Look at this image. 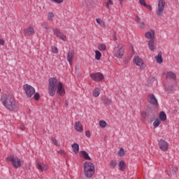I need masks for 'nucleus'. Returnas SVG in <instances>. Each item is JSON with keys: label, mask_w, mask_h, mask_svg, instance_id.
<instances>
[{"label": "nucleus", "mask_w": 179, "mask_h": 179, "mask_svg": "<svg viewBox=\"0 0 179 179\" xmlns=\"http://www.w3.org/2000/svg\"><path fill=\"white\" fill-rule=\"evenodd\" d=\"M48 82L49 96L54 97L55 93H57L59 96H65V88L61 81L58 80L55 77H52L49 78Z\"/></svg>", "instance_id": "nucleus-1"}, {"label": "nucleus", "mask_w": 179, "mask_h": 179, "mask_svg": "<svg viewBox=\"0 0 179 179\" xmlns=\"http://www.w3.org/2000/svg\"><path fill=\"white\" fill-rule=\"evenodd\" d=\"M1 101L8 111H15V110H17V104L13 96L10 95L3 96L1 98Z\"/></svg>", "instance_id": "nucleus-2"}, {"label": "nucleus", "mask_w": 179, "mask_h": 179, "mask_svg": "<svg viewBox=\"0 0 179 179\" xmlns=\"http://www.w3.org/2000/svg\"><path fill=\"white\" fill-rule=\"evenodd\" d=\"M84 174L87 178H92L94 176V165L90 162L84 163Z\"/></svg>", "instance_id": "nucleus-3"}, {"label": "nucleus", "mask_w": 179, "mask_h": 179, "mask_svg": "<svg viewBox=\"0 0 179 179\" xmlns=\"http://www.w3.org/2000/svg\"><path fill=\"white\" fill-rule=\"evenodd\" d=\"M8 162H10L13 164V166L14 169H19L20 167H22L23 165V160H21L20 159L17 158V157L15 155H10L7 158Z\"/></svg>", "instance_id": "nucleus-4"}, {"label": "nucleus", "mask_w": 179, "mask_h": 179, "mask_svg": "<svg viewBox=\"0 0 179 179\" xmlns=\"http://www.w3.org/2000/svg\"><path fill=\"white\" fill-rule=\"evenodd\" d=\"M23 89L25 92L26 96L29 98L32 97L33 94H34V93H36V90L34 89V87H33V86H31L29 84L24 85Z\"/></svg>", "instance_id": "nucleus-5"}, {"label": "nucleus", "mask_w": 179, "mask_h": 179, "mask_svg": "<svg viewBox=\"0 0 179 179\" xmlns=\"http://www.w3.org/2000/svg\"><path fill=\"white\" fill-rule=\"evenodd\" d=\"M166 6V1L164 0H159L158 8L156 10L157 16H162L163 12H164V7Z\"/></svg>", "instance_id": "nucleus-6"}, {"label": "nucleus", "mask_w": 179, "mask_h": 179, "mask_svg": "<svg viewBox=\"0 0 179 179\" xmlns=\"http://www.w3.org/2000/svg\"><path fill=\"white\" fill-rule=\"evenodd\" d=\"M124 48L122 46H117L114 48L113 55L116 58H122L124 57Z\"/></svg>", "instance_id": "nucleus-7"}, {"label": "nucleus", "mask_w": 179, "mask_h": 179, "mask_svg": "<svg viewBox=\"0 0 179 179\" xmlns=\"http://www.w3.org/2000/svg\"><path fill=\"white\" fill-rule=\"evenodd\" d=\"M90 78L94 80V82H101L103 79H104V75L100 72H97L95 73H91Z\"/></svg>", "instance_id": "nucleus-8"}, {"label": "nucleus", "mask_w": 179, "mask_h": 179, "mask_svg": "<svg viewBox=\"0 0 179 179\" xmlns=\"http://www.w3.org/2000/svg\"><path fill=\"white\" fill-rule=\"evenodd\" d=\"M158 146L163 152H167L169 150V143L163 139L158 141Z\"/></svg>", "instance_id": "nucleus-9"}, {"label": "nucleus", "mask_w": 179, "mask_h": 179, "mask_svg": "<svg viewBox=\"0 0 179 179\" xmlns=\"http://www.w3.org/2000/svg\"><path fill=\"white\" fill-rule=\"evenodd\" d=\"M148 103H150L152 106H155V107H157L159 106V103L157 102V99H156V96H155V94H149L148 96Z\"/></svg>", "instance_id": "nucleus-10"}, {"label": "nucleus", "mask_w": 179, "mask_h": 179, "mask_svg": "<svg viewBox=\"0 0 179 179\" xmlns=\"http://www.w3.org/2000/svg\"><path fill=\"white\" fill-rule=\"evenodd\" d=\"M34 34V28L33 25L29 24V27L24 29V36H31Z\"/></svg>", "instance_id": "nucleus-11"}, {"label": "nucleus", "mask_w": 179, "mask_h": 179, "mask_svg": "<svg viewBox=\"0 0 179 179\" xmlns=\"http://www.w3.org/2000/svg\"><path fill=\"white\" fill-rule=\"evenodd\" d=\"M36 168L39 171H46V170H48V165H45L40 162H37Z\"/></svg>", "instance_id": "nucleus-12"}, {"label": "nucleus", "mask_w": 179, "mask_h": 179, "mask_svg": "<svg viewBox=\"0 0 179 179\" xmlns=\"http://www.w3.org/2000/svg\"><path fill=\"white\" fill-rule=\"evenodd\" d=\"M75 55V51L70 50L67 54V61L69 63V65H72V60L73 59V57Z\"/></svg>", "instance_id": "nucleus-13"}, {"label": "nucleus", "mask_w": 179, "mask_h": 179, "mask_svg": "<svg viewBox=\"0 0 179 179\" xmlns=\"http://www.w3.org/2000/svg\"><path fill=\"white\" fill-rule=\"evenodd\" d=\"M74 129L78 132H83V126L80 124V122H76L74 124Z\"/></svg>", "instance_id": "nucleus-14"}, {"label": "nucleus", "mask_w": 179, "mask_h": 179, "mask_svg": "<svg viewBox=\"0 0 179 179\" xmlns=\"http://www.w3.org/2000/svg\"><path fill=\"white\" fill-rule=\"evenodd\" d=\"M145 38H148V40H155V31L151 30L150 31H148L145 34Z\"/></svg>", "instance_id": "nucleus-15"}, {"label": "nucleus", "mask_w": 179, "mask_h": 179, "mask_svg": "<svg viewBox=\"0 0 179 179\" xmlns=\"http://www.w3.org/2000/svg\"><path fill=\"white\" fill-rule=\"evenodd\" d=\"M134 62L137 66H142L143 65V60L139 57H134Z\"/></svg>", "instance_id": "nucleus-16"}, {"label": "nucleus", "mask_w": 179, "mask_h": 179, "mask_svg": "<svg viewBox=\"0 0 179 179\" xmlns=\"http://www.w3.org/2000/svg\"><path fill=\"white\" fill-rule=\"evenodd\" d=\"M102 101L106 106H111V104H113V100L110 98H107L106 96L102 98Z\"/></svg>", "instance_id": "nucleus-17"}, {"label": "nucleus", "mask_w": 179, "mask_h": 179, "mask_svg": "<svg viewBox=\"0 0 179 179\" xmlns=\"http://www.w3.org/2000/svg\"><path fill=\"white\" fill-rule=\"evenodd\" d=\"M148 48L150 51H155V39H151L148 43Z\"/></svg>", "instance_id": "nucleus-18"}, {"label": "nucleus", "mask_w": 179, "mask_h": 179, "mask_svg": "<svg viewBox=\"0 0 179 179\" xmlns=\"http://www.w3.org/2000/svg\"><path fill=\"white\" fill-rule=\"evenodd\" d=\"M81 157H83L85 160H92L90 156H89V153L86 151H80Z\"/></svg>", "instance_id": "nucleus-19"}, {"label": "nucleus", "mask_w": 179, "mask_h": 179, "mask_svg": "<svg viewBox=\"0 0 179 179\" xmlns=\"http://www.w3.org/2000/svg\"><path fill=\"white\" fill-rule=\"evenodd\" d=\"M167 79H173V80H175L176 79V73H174L172 71H169L166 73V75Z\"/></svg>", "instance_id": "nucleus-20"}, {"label": "nucleus", "mask_w": 179, "mask_h": 179, "mask_svg": "<svg viewBox=\"0 0 179 179\" xmlns=\"http://www.w3.org/2000/svg\"><path fill=\"white\" fill-rule=\"evenodd\" d=\"M71 148L74 153H79V144L74 143L72 144Z\"/></svg>", "instance_id": "nucleus-21"}, {"label": "nucleus", "mask_w": 179, "mask_h": 179, "mask_svg": "<svg viewBox=\"0 0 179 179\" xmlns=\"http://www.w3.org/2000/svg\"><path fill=\"white\" fill-rule=\"evenodd\" d=\"M126 167L127 165L125 164V162L124 161H120L119 163V169L120 171H125Z\"/></svg>", "instance_id": "nucleus-22"}, {"label": "nucleus", "mask_w": 179, "mask_h": 179, "mask_svg": "<svg viewBox=\"0 0 179 179\" xmlns=\"http://www.w3.org/2000/svg\"><path fill=\"white\" fill-rule=\"evenodd\" d=\"M157 64H162L163 62V58L162 57V52L158 53V55L155 57Z\"/></svg>", "instance_id": "nucleus-23"}, {"label": "nucleus", "mask_w": 179, "mask_h": 179, "mask_svg": "<svg viewBox=\"0 0 179 179\" xmlns=\"http://www.w3.org/2000/svg\"><path fill=\"white\" fill-rule=\"evenodd\" d=\"M159 119L162 121H166V120H167V115H166V113H164V111L160 112Z\"/></svg>", "instance_id": "nucleus-24"}, {"label": "nucleus", "mask_w": 179, "mask_h": 179, "mask_svg": "<svg viewBox=\"0 0 179 179\" xmlns=\"http://www.w3.org/2000/svg\"><path fill=\"white\" fill-rule=\"evenodd\" d=\"M98 50H99V51H106L107 46H106L104 43H101L98 45Z\"/></svg>", "instance_id": "nucleus-25"}, {"label": "nucleus", "mask_w": 179, "mask_h": 179, "mask_svg": "<svg viewBox=\"0 0 179 179\" xmlns=\"http://www.w3.org/2000/svg\"><path fill=\"white\" fill-rule=\"evenodd\" d=\"M101 58V52L99 50H95V59H97V61H100V59Z\"/></svg>", "instance_id": "nucleus-26"}, {"label": "nucleus", "mask_w": 179, "mask_h": 179, "mask_svg": "<svg viewBox=\"0 0 179 179\" xmlns=\"http://www.w3.org/2000/svg\"><path fill=\"white\" fill-rule=\"evenodd\" d=\"M114 5V3L113 2V0H107L106 3V8L107 9H110V6H113Z\"/></svg>", "instance_id": "nucleus-27"}, {"label": "nucleus", "mask_w": 179, "mask_h": 179, "mask_svg": "<svg viewBox=\"0 0 179 179\" xmlns=\"http://www.w3.org/2000/svg\"><path fill=\"white\" fill-rule=\"evenodd\" d=\"M160 124H162V122H160V120L156 119L155 120V122H153L154 128H157V127H159V125H160Z\"/></svg>", "instance_id": "nucleus-28"}, {"label": "nucleus", "mask_w": 179, "mask_h": 179, "mask_svg": "<svg viewBox=\"0 0 179 179\" xmlns=\"http://www.w3.org/2000/svg\"><path fill=\"white\" fill-rule=\"evenodd\" d=\"M53 33L55 34V36H57V37H59V36H61V31H59V29H53Z\"/></svg>", "instance_id": "nucleus-29"}, {"label": "nucleus", "mask_w": 179, "mask_h": 179, "mask_svg": "<svg viewBox=\"0 0 179 179\" xmlns=\"http://www.w3.org/2000/svg\"><path fill=\"white\" fill-rule=\"evenodd\" d=\"M93 96L94 97H99V96H100V90L96 89L95 90H94Z\"/></svg>", "instance_id": "nucleus-30"}, {"label": "nucleus", "mask_w": 179, "mask_h": 179, "mask_svg": "<svg viewBox=\"0 0 179 179\" xmlns=\"http://www.w3.org/2000/svg\"><path fill=\"white\" fill-rule=\"evenodd\" d=\"M117 155L118 156H120V157H122V156L125 155V151L124 150V148H121L118 151Z\"/></svg>", "instance_id": "nucleus-31"}, {"label": "nucleus", "mask_w": 179, "mask_h": 179, "mask_svg": "<svg viewBox=\"0 0 179 179\" xmlns=\"http://www.w3.org/2000/svg\"><path fill=\"white\" fill-rule=\"evenodd\" d=\"M99 125L101 128H106V127L107 126V123L104 120H100Z\"/></svg>", "instance_id": "nucleus-32"}, {"label": "nucleus", "mask_w": 179, "mask_h": 179, "mask_svg": "<svg viewBox=\"0 0 179 179\" xmlns=\"http://www.w3.org/2000/svg\"><path fill=\"white\" fill-rule=\"evenodd\" d=\"M110 166L111 167H117V160L115 159H113L110 162Z\"/></svg>", "instance_id": "nucleus-33"}, {"label": "nucleus", "mask_w": 179, "mask_h": 179, "mask_svg": "<svg viewBox=\"0 0 179 179\" xmlns=\"http://www.w3.org/2000/svg\"><path fill=\"white\" fill-rule=\"evenodd\" d=\"M52 17H54V13H52V12L49 13L48 20L50 22H53L54 18H52Z\"/></svg>", "instance_id": "nucleus-34"}, {"label": "nucleus", "mask_w": 179, "mask_h": 179, "mask_svg": "<svg viewBox=\"0 0 179 179\" xmlns=\"http://www.w3.org/2000/svg\"><path fill=\"white\" fill-rule=\"evenodd\" d=\"M52 52H53V54H58V48L52 46Z\"/></svg>", "instance_id": "nucleus-35"}, {"label": "nucleus", "mask_w": 179, "mask_h": 179, "mask_svg": "<svg viewBox=\"0 0 179 179\" xmlns=\"http://www.w3.org/2000/svg\"><path fill=\"white\" fill-rule=\"evenodd\" d=\"M34 94V100H36V101H38V100H40V94H38V92H36Z\"/></svg>", "instance_id": "nucleus-36"}, {"label": "nucleus", "mask_w": 179, "mask_h": 179, "mask_svg": "<svg viewBox=\"0 0 179 179\" xmlns=\"http://www.w3.org/2000/svg\"><path fill=\"white\" fill-rule=\"evenodd\" d=\"M139 3L141 6H145L147 4L145 0H139Z\"/></svg>", "instance_id": "nucleus-37"}, {"label": "nucleus", "mask_w": 179, "mask_h": 179, "mask_svg": "<svg viewBox=\"0 0 179 179\" xmlns=\"http://www.w3.org/2000/svg\"><path fill=\"white\" fill-rule=\"evenodd\" d=\"M59 38H61V40H62L63 41H65V40H66V36L64 35V34H60V36H59Z\"/></svg>", "instance_id": "nucleus-38"}, {"label": "nucleus", "mask_w": 179, "mask_h": 179, "mask_svg": "<svg viewBox=\"0 0 179 179\" xmlns=\"http://www.w3.org/2000/svg\"><path fill=\"white\" fill-rule=\"evenodd\" d=\"M145 8H147V9H148V10H150L152 11V6L149 5V4H145V6H144Z\"/></svg>", "instance_id": "nucleus-39"}, {"label": "nucleus", "mask_w": 179, "mask_h": 179, "mask_svg": "<svg viewBox=\"0 0 179 179\" xmlns=\"http://www.w3.org/2000/svg\"><path fill=\"white\" fill-rule=\"evenodd\" d=\"M52 142L55 145V146H58V141L55 139V138H52Z\"/></svg>", "instance_id": "nucleus-40"}, {"label": "nucleus", "mask_w": 179, "mask_h": 179, "mask_svg": "<svg viewBox=\"0 0 179 179\" xmlns=\"http://www.w3.org/2000/svg\"><path fill=\"white\" fill-rule=\"evenodd\" d=\"M52 2H56L57 3H62L64 2V0H52Z\"/></svg>", "instance_id": "nucleus-41"}, {"label": "nucleus", "mask_w": 179, "mask_h": 179, "mask_svg": "<svg viewBox=\"0 0 179 179\" xmlns=\"http://www.w3.org/2000/svg\"><path fill=\"white\" fill-rule=\"evenodd\" d=\"M0 45H5V41L2 38H0Z\"/></svg>", "instance_id": "nucleus-42"}, {"label": "nucleus", "mask_w": 179, "mask_h": 179, "mask_svg": "<svg viewBox=\"0 0 179 179\" xmlns=\"http://www.w3.org/2000/svg\"><path fill=\"white\" fill-rule=\"evenodd\" d=\"M96 22L98 24H101V20L100 18H96Z\"/></svg>", "instance_id": "nucleus-43"}, {"label": "nucleus", "mask_w": 179, "mask_h": 179, "mask_svg": "<svg viewBox=\"0 0 179 179\" xmlns=\"http://www.w3.org/2000/svg\"><path fill=\"white\" fill-rule=\"evenodd\" d=\"M85 136H87V138L90 137V131H87L85 132Z\"/></svg>", "instance_id": "nucleus-44"}, {"label": "nucleus", "mask_w": 179, "mask_h": 179, "mask_svg": "<svg viewBox=\"0 0 179 179\" xmlns=\"http://www.w3.org/2000/svg\"><path fill=\"white\" fill-rule=\"evenodd\" d=\"M141 117H142V118H145L146 117V112H143L141 113Z\"/></svg>", "instance_id": "nucleus-45"}, {"label": "nucleus", "mask_w": 179, "mask_h": 179, "mask_svg": "<svg viewBox=\"0 0 179 179\" xmlns=\"http://www.w3.org/2000/svg\"><path fill=\"white\" fill-rule=\"evenodd\" d=\"M140 27H141V29H145V23L144 22L140 23Z\"/></svg>", "instance_id": "nucleus-46"}, {"label": "nucleus", "mask_w": 179, "mask_h": 179, "mask_svg": "<svg viewBox=\"0 0 179 179\" xmlns=\"http://www.w3.org/2000/svg\"><path fill=\"white\" fill-rule=\"evenodd\" d=\"M140 21H141V18L138 16H136V22H137V23H139Z\"/></svg>", "instance_id": "nucleus-47"}, {"label": "nucleus", "mask_w": 179, "mask_h": 179, "mask_svg": "<svg viewBox=\"0 0 179 179\" xmlns=\"http://www.w3.org/2000/svg\"><path fill=\"white\" fill-rule=\"evenodd\" d=\"M44 28H45L46 30H48V29H50V27H48V24H44Z\"/></svg>", "instance_id": "nucleus-48"}, {"label": "nucleus", "mask_w": 179, "mask_h": 179, "mask_svg": "<svg viewBox=\"0 0 179 179\" xmlns=\"http://www.w3.org/2000/svg\"><path fill=\"white\" fill-rule=\"evenodd\" d=\"M113 38L114 41H117V36H115V34H114L113 36Z\"/></svg>", "instance_id": "nucleus-49"}, {"label": "nucleus", "mask_w": 179, "mask_h": 179, "mask_svg": "<svg viewBox=\"0 0 179 179\" xmlns=\"http://www.w3.org/2000/svg\"><path fill=\"white\" fill-rule=\"evenodd\" d=\"M118 1L121 5L124 3V0H118Z\"/></svg>", "instance_id": "nucleus-50"}, {"label": "nucleus", "mask_w": 179, "mask_h": 179, "mask_svg": "<svg viewBox=\"0 0 179 179\" xmlns=\"http://www.w3.org/2000/svg\"><path fill=\"white\" fill-rule=\"evenodd\" d=\"M59 153H64V151L63 150H59Z\"/></svg>", "instance_id": "nucleus-51"}, {"label": "nucleus", "mask_w": 179, "mask_h": 179, "mask_svg": "<svg viewBox=\"0 0 179 179\" xmlns=\"http://www.w3.org/2000/svg\"><path fill=\"white\" fill-rule=\"evenodd\" d=\"M65 105H66V106H68V103L65 102Z\"/></svg>", "instance_id": "nucleus-52"}, {"label": "nucleus", "mask_w": 179, "mask_h": 179, "mask_svg": "<svg viewBox=\"0 0 179 179\" xmlns=\"http://www.w3.org/2000/svg\"><path fill=\"white\" fill-rule=\"evenodd\" d=\"M0 92H1V89H0Z\"/></svg>", "instance_id": "nucleus-53"}]
</instances>
